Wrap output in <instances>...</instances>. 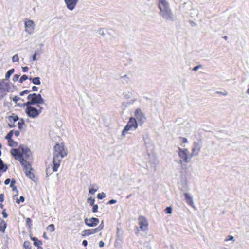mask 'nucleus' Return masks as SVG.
Here are the masks:
<instances>
[{"instance_id": "obj_4", "label": "nucleus", "mask_w": 249, "mask_h": 249, "mask_svg": "<svg viewBox=\"0 0 249 249\" xmlns=\"http://www.w3.org/2000/svg\"><path fill=\"white\" fill-rule=\"evenodd\" d=\"M28 102L24 104V105H37V107H41L40 105L45 103L44 99L42 97L40 94H36L33 93L30 94L27 97Z\"/></svg>"}, {"instance_id": "obj_56", "label": "nucleus", "mask_w": 249, "mask_h": 249, "mask_svg": "<svg viewBox=\"0 0 249 249\" xmlns=\"http://www.w3.org/2000/svg\"><path fill=\"white\" fill-rule=\"evenodd\" d=\"M32 89L33 91H37L38 90V88L35 86H33Z\"/></svg>"}, {"instance_id": "obj_22", "label": "nucleus", "mask_w": 249, "mask_h": 249, "mask_svg": "<svg viewBox=\"0 0 249 249\" xmlns=\"http://www.w3.org/2000/svg\"><path fill=\"white\" fill-rule=\"evenodd\" d=\"M8 145L11 147H15L18 146V142L14 141L13 139L8 140Z\"/></svg>"}, {"instance_id": "obj_11", "label": "nucleus", "mask_w": 249, "mask_h": 249, "mask_svg": "<svg viewBox=\"0 0 249 249\" xmlns=\"http://www.w3.org/2000/svg\"><path fill=\"white\" fill-rule=\"evenodd\" d=\"M189 151L187 149H182L180 148H178V154L179 157L182 159L183 161L185 162L186 163H188L189 162Z\"/></svg>"}, {"instance_id": "obj_44", "label": "nucleus", "mask_w": 249, "mask_h": 249, "mask_svg": "<svg viewBox=\"0 0 249 249\" xmlns=\"http://www.w3.org/2000/svg\"><path fill=\"white\" fill-rule=\"evenodd\" d=\"M97 191V189L93 188H89V193L91 194H94Z\"/></svg>"}, {"instance_id": "obj_42", "label": "nucleus", "mask_w": 249, "mask_h": 249, "mask_svg": "<svg viewBox=\"0 0 249 249\" xmlns=\"http://www.w3.org/2000/svg\"><path fill=\"white\" fill-rule=\"evenodd\" d=\"M19 75H18V74H15L14 76H13V81L14 82H16L18 80V78H19Z\"/></svg>"}, {"instance_id": "obj_17", "label": "nucleus", "mask_w": 249, "mask_h": 249, "mask_svg": "<svg viewBox=\"0 0 249 249\" xmlns=\"http://www.w3.org/2000/svg\"><path fill=\"white\" fill-rule=\"evenodd\" d=\"M120 81L124 84L129 85L131 84V81L129 77H128L127 75H124L120 77Z\"/></svg>"}, {"instance_id": "obj_15", "label": "nucleus", "mask_w": 249, "mask_h": 249, "mask_svg": "<svg viewBox=\"0 0 249 249\" xmlns=\"http://www.w3.org/2000/svg\"><path fill=\"white\" fill-rule=\"evenodd\" d=\"M0 91L1 92H9V84L4 79L0 80Z\"/></svg>"}, {"instance_id": "obj_14", "label": "nucleus", "mask_w": 249, "mask_h": 249, "mask_svg": "<svg viewBox=\"0 0 249 249\" xmlns=\"http://www.w3.org/2000/svg\"><path fill=\"white\" fill-rule=\"evenodd\" d=\"M79 0H64V2L66 5L67 8L71 10H73L76 4H77Z\"/></svg>"}, {"instance_id": "obj_13", "label": "nucleus", "mask_w": 249, "mask_h": 249, "mask_svg": "<svg viewBox=\"0 0 249 249\" xmlns=\"http://www.w3.org/2000/svg\"><path fill=\"white\" fill-rule=\"evenodd\" d=\"M84 222L85 224L89 227H94L98 225L99 220L97 218L92 217L89 219L85 218Z\"/></svg>"}, {"instance_id": "obj_10", "label": "nucleus", "mask_w": 249, "mask_h": 249, "mask_svg": "<svg viewBox=\"0 0 249 249\" xmlns=\"http://www.w3.org/2000/svg\"><path fill=\"white\" fill-rule=\"evenodd\" d=\"M35 24L33 21L28 20L25 22V31L28 34H32L35 30Z\"/></svg>"}, {"instance_id": "obj_54", "label": "nucleus", "mask_w": 249, "mask_h": 249, "mask_svg": "<svg viewBox=\"0 0 249 249\" xmlns=\"http://www.w3.org/2000/svg\"><path fill=\"white\" fill-rule=\"evenodd\" d=\"M22 71L24 72H26L29 69L28 67H22Z\"/></svg>"}, {"instance_id": "obj_57", "label": "nucleus", "mask_w": 249, "mask_h": 249, "mask_svg": "<svg viewBox=\"0 0 249 249\" xmlns=\"http://www.w3.org/2000/svg\"><path fill=\"white\" fill-rule=\"evenodd\" d=\"M82 244L84 247H86L88 245V242L87 240H84L82 242Z\"/></svg>"}, {"instance_id": "obj_50", "label": "nucleus", "mask_w": 249, "mask_h": 249, "mask_svg": "<svg viewBox=\"0 0 249 249\" xmlns=\"http://www.w3.org/2000/svg\"><path fill=\"white\" fill-rule=\"evenodd\" d=\"M117 202V200H115V199H111L109 201V202H108V204H115Z\"/></svg>"}, {"instance_id": "obj_52", "label": "nucleus", "mask_w": 249, "mask_h": 249, "mask_svg": "<svg viewBox=\"0 0 249 249\" xmlns=\"http://www.w3.org/2000/svg\"><path fill=\"white\" fill-rule=\"evenodd\" d=\"M11 180H10V178H7L6 179L5 181H4V184L7 185H8L10 183V181Z\"/></svg>"}, {"instance_id": "obj_46", "label": "nucleus", "mask_w": 249, "mask_h": 249, "mask_svg": "<svg viewBox=\"0 0 249 249\" xmlns=\"http://www.w3.org/2000/svg\"><path fill=\"white\" fill-rule=\"evenodd\" d=\"M92 231H93V234L97 233L99 231H100L101 230L99 229L98 227H97L95 229H92Z\"/></svg>"}, {"instance_id": "obj_1", "label": "nucleus", "mask_w": 249, "mask_h": 249, "mask_svg": "<svg viewBox=\"0 0 249 249\" xmlns=\"http://www.w3.org/2000/svg\"><path fill=\"white\" fill-rule=\"evenodd\" d=\"M67 155V151L64 148L63 144L57 143L54 147V152L53 158L52 168H46V174L49 176L53 172H56L60 166L62 159Z\"/></svg>"}, {"instance_id": "obj_2", "label": "nucleus", "mask_w": 249, "mask_h": 249, "mask_svg": "<svg viewBox=\"0 0 249 249\" xmlns=\"http://www.w3.org/2000/svg\"><path fill=\"white\" fill-rule=\"evenodd\" d=\"M158 7L160 10V16L166 21L172 22L174 21L175 17L173 13L169 4L165 0H157Z\"/></svg>"}, {"instance_id": "obj_64", "label": "nucleus", "mask_w": 249, "mask_h": 249, "mask_svg": "<svg viewBox=\"0 0 249 249\" xmlns=\"http://www.w3.org/2000/svg\"><path fill=\"white\" fill-rule=\"evenodd\" d=\"M37 249H43V248L41 246V245H39L38 247H37Z\"/></svg>"}, {"instance_id": "obj_59", "label": "nucleus", "mask_w": 249, "mask_h": 249, "mask_svg": "<svg viewBox=\"0 0 249 249\" xmlns=\"http://www.w3.org/2000/svg\"><path fill=\"white\" fill-rule=\"evenodd\" d=\"M14 134L15 136L18 137L19 135V132L18 130H16L14 131Z\"/></svg>"}, {"instance_id": "obj_35", "label": "nucleus", "mask_w": 249, "mask_h": 249, "mask_svg": "<svg viewBox=\"0 0 249 249\" xmlns=\"http://www.w3.org/2000/svg\"><path fill=\"white\" fill-rule=\"evenodd\" d=\"M88 203H89V204L90 205L93 206V205H95L94 204V202H95L94 198H88Z\"/></svg>"}, {"instance_id": "obj_43", "label": "nucleus", "mask_w": 249, "mask_h": 249, "mask_svg": "<svg viewBox=\"0 0 249 249\" xmlns=\"http://www.w3.org/2000/svg\"><path fill=\"white\" fill-rule=\"evenodd\" d=\"M30 92V90H24L23 91H21L20 93V96H23L24 95V94H28L29 92Z\"/></svg>"}, {"instance_id": "obj_21", "label": "nucleus", "mask_w": 249, "mask_h": 249, "mask_svg": "<svg viewBox=\"0 0 249 249\" xmlns=\"http://www.w3.org/2000/svg\"><path fill=\"white\" fill-rule=\"evenodd\" d=\"M40 78L39 77H36L34 78H30L29 80H32V82L35 85H40L41 84V82L40 80Z\"/></svg>"}, {"instance_id": "obj_29", "label": "nucleus", "mask_w": 249, "mask_h": 249, "mask_svg": "<svg viewBox=\"0 0 249 249\" xmlns=\"http://www.w3.org/2000/svg\"><path fill=\"white\" fill-rule=\"evenodd\" d=\"M97 197L98 199H102L103 198H104L106 197V194L103 192H102L101 193H99L97 195Z\"/></svg>"}, {"instance_id": "obj_37", "label": "nucleus", "mask_w": 249, "mask_h": 249, "mask_svg": "<svg viewBox=\"0 0 249 249\" xmlns=\"http://www.w3.org/2000/svg\"><path fill=\"white\" fill-rule=\"evenodd\" d=\"M42 244V242L40 240H37V241L34 242V245L38 247L39 245H41Z\"/></svg>"}, {"instance_id": "obj_58", "label": "nucleus", "mask_w": 249, "mask_h": 249, "mask_svg": "<svg viewBox=\"0 0 249 249\" xmlns=\"http://www.w3.org/2000/svg\"><path fill=\"white\" fill-rule=\"evenodd\" d=\"M36 54H37V53L35 52V54L33 56V58H32L33 61L36 60Z\"/></svg>"}, {"instance_id": "obj_12", "label": "nucleus", "mask_w": 249, "mask_h": 249, "mask_svg": "<svg viewBox=\"0 0 249 249\" xmlns=\"http://www.w3.org/2000/svg\"><path fill=\"white\" fill-rule=\"evenodd\" d=\"M139 224L140 228L143 231H146L148 230V222L146 218L143 216H140L138 218Z\"/></svg>"}, {"instance_id": "obj_47", "label": "nucleus", "mask_w": 249, "mask_h": 249, "mask_svg": "<svg viewBox=\"0 0 249 249\" xmlns=\"http://www.w3.org/2000/svg\"><path fill=\"white\" fill-rule=\"evenodd\" d=\"M2 216L3 217V218H6L8 216V214L7 213H6V212H5V210H4L2 212Z\"/></svg>"}, {"instance_id": "obj_55", "label": "nucleus", "mask_w": 249, "mask_h": 249, "mask_svg": "<svg viewBox=\"0 0 249 249\" xmlns=\"http://www.w3.org/2000/svg\"><path fill=\"white\" fill-rule=\"evenodd\" d=\"M98 227L99 228V229L100 230L103 229V228L104 227L103 221H102L101 223L100 224V225Z\"/></svg>"}, {"instance_id": "obj_32", "label": "nucleus", "mask_w": 249, "mask_h": 249, "mask_svg": "<svg viewBox=\"0 0 249 249\" xmlns=\"http://www.w3.org/2000/svg\"><path fill=\"white\" fill-rule=\"evenodd\" d=\"M26 225L29 228H30L32 225V220L30 218H27L26 219Z\"/></svg>"}, {"instance_id": "obj_7", "label": "nucleus", "mask_w": 249, "mask_h": 249, "mask_svg": "<svg viewBox=\"0 0 249 249\" xmlns=\"http://www.w3.org/2000/svg\"><path fill=\"white\" fill-rule=\"evenodd\" d=\"M22 156L25 160H30L32 157V153L30 149L26 145H21L18 149H16Z\"/></svg>"}, {"instance_id": "obj_26", "label": "nucleus", "mask_w": 249, "mask_h": 249, "mask_svg": "<svg viewBox=\"0 0 249 249\" xmlns=\"http://www.w3.org/2000/svg\"><path fill=\"white\" fill-rule=\"evenodd\" d=\"M23 246L25 249H32L30 242L28 241H26L24 242Z\"/></svg>"}, {"instance_id": "obj_45", "label": "nucleus", "mask_w": 249, "mask_h": 249, "mask_svg": "<svg viewBox=\"0 0 249 249\" xmlns=\"http://www.w3.org/2000/svg\"><path fill=\"white\" fill-rule=\"evenodd\" d=\"M202 67V65H197V66H196L195 67H194L193 68V71H197V70L201 68Z\"/></svg>"}, {"instance_id": "obj_30", "label": "nucleus", "mask_w": 249, "mask_h": 249, "mask_svg": "<svg viewBox=\"0 0 249 249\" xmlns=\"http://www.w3.org/2000/svg\"><path fill=\"white\" fill-rule=\"evenodd\" d=\"M28 79L29 78L26 75H23L19 79V82L20 83H22L24 81Z\"/></svg>"}, {"instance_id": "obj_36", "label": "nucleus", "mask_w": 249, "mask_h": 249, "mask_svg": "<svg viewBox=\"0 0 249 249\" xmlns=\"http://www.w3.org/2000/svg\"><path fill=\"white\" fill-rule=\"evenodd\" d=\"M12 61L13 62H18L19 57L17 54L14 55L12 57Z\"/></svg>"}, {"instance_id": "obj_6", "label": "nucleus", "mask_w": 249, "mask_h": 249, "mask_svg": "<svg viewBox=\"0 0 249 249\" xmlns=\"http://www.w3.org/2000/svg\"><path fill=\"white\" fill-rule=\"evenodd\" d=\"M138 127V123L135 118L130 117L127 124L122 131V135L125 137L127 132L133 128L136 129Z\"/></svg>"}, {"instance_id": "obj_18", "label": "nucleus", "mask_w": 249, "mask_h": 249, "mask_svg": "<svg viewBox=\"0 0 249 249\" xmlns=\"http://www.w3.org/2000/svg\"><path fill=\"white\" fill-rule=\"evenodd\" d=\"M8 169V166L4 164L1 158H0V172H5Z\"/></svg>"}, {"instance_id": "obj_33", "label": "nucleus", "mask_w": 249, "mask_h": 249, "mask_svg": "<svg viewBox=\"0 0 249 249\" xmlns=\"http://www.w3.org/2000/svg\"><path fill=\"white\" fill-rule=\"evenodd\" d=\"M23 101V100L20 98V97H18V96H15L14 98H13V101L15 103H17L18 101Z\"/></svg>"}, {"instance_id": "obj_27", "label": "nucleus", "mask_w": 249, "mask_h": 249, "mask_svg": "<svg viewBox=\"0 0 249 249\" xmlns=\"http://www.w3.org/2000/svg\"><path fill=\"white\" fill-rule=\"evenodd\" d=\"M47 230L49 231H50L51 232H52L54 231L55 230V227L54 225L53 224L49 225L47 227Z\"/></svg>"}, {"instance_id": "obj_19", "label": "nucleus", "mask_w": 249, "mask_h": 249, "mask_svg": "<svg viewBox=\"0 0 249 249\" xmlns=\"http://www.w3.org/2000/svg\"><path fill=\"white\" fill-rule=\"evenodd\" d=\"M93 234L92 229L84 230L82 231L81 235L83 237H86Z\"/></svg>"}, {"instance_id": "obj_8", "label": "nucleus", "mask_w": 249, "mask_h": 249, "mask_svg": "<svg viewBox=\"0 0 249 249\" xmlns=\"http://www.w3.org/2000/svg\"><path fill=\"white\" fill-rule=\"evenodd\" d=\"M134 115L136 117L135 119L137 121H138L141 124H142L146 120V117H145L144 114L142 112L140 108L136 109L134 112Z\"/></svg>"}, {"instance_id": "obj_5", "label": "nucleus", "mask_w": 249, "mask_h": 249, "mask_svg": "<svg viewBox=\"0 0 249 249\" xmlns=\"http://www.w3.org/2000/svg\"><path fill=\"white\" fill-rule=\"evenodd\" d=\"M27 106L25 109V113L30 118H36L42 112V107H38L39 109H37L35 107L31 105H25Z\"/></svg>"}, {"instance_id": "obj_16", "label": "nucleus", "mask_w": 249, "mask_h": 249, "mask_svg": "<svg viewBox=\"0 0 249 249\" xmlns=\"http://www.w3.org/2000/svg\"><path fill=\"white\" fill-rule=\"evenodd\" d=\"M185 199L186 203L191 206L192 207H194V201L192 196L187 193H184Z\"/></svg>"}, {"instance_id": "obj_3", "label": "nucleus", "mask_w": 249, "mask_h": 249, "mask_svg": "<svg viewBox=\"0 0 249 249\" xmlns=\"http://www.w3.org/2000/svg\"><path fill=\"white\" fill-rule=\"evenodd\" d=\"M11 154L14 158L19 161L23 166V170L24 171L26 176L32 180H33L35 175L31 171V170L32 169L31 164L22 158V156L18 152V150L16 149V148H13L11 149Z\"/></svg>"}, {"instance_id": "obj_38", "label": "nucleus", "mask_w": 249, "mask_h": 249, "mask_svg": "<svg viewBox=\"0 0 249 249\" xmlns=\"http://www.w3.org/2000/svg\"><path fill=\"white\" fill-rule=\"evenodd\" d=\"M24 200H25V199H24V196H20L19 199H17V200L16 202L18 204H19L20 202H24Z\"/></svg>"}, {"instance_id": "obj_25", "label": "nucleus", "mask_w": 249, "mask_h": 249, "mask_svg": "<svg viewBox=\"0 0 249 249\" xmlns=\"http://www.w3.org/2000/svg\"><path fill=\"white\" fill-rule=\"evenodd\" d=\"M14 130H11L7 134V135L5 136V139L7 140H11V139H12V137L13 135V133H14Z\"/></svg>"}, {"instance_id": "obj_60", "label": "nucleus", "mask_w": 249, "mask_h": 249, "mask_svg": "<svg viewBox=\"0 0 249 249\" xmlns=\"http://www.w3.org/2000/svg\"><path fill=\"white\" fill-rule=\"evenodd\" d=\"M182 142L184 143H186L188 142L187 139L185 138H182Z\"/></svg>"}, {"instance_id": "obj_63", "label": "nucleus", "mask_w": 249, "mask_h": 249, "mask_svg": "<svg viewBox=\"0 0 249 249\" xmlns=\"http://www.w3.org/2000/svg\"><path fill=\"white\" fill-rule=\"evenodd\" d=\"M9 126L10 127V128H12V127H14L15 126V125L14 124H9Z\"/></svg>"}, {"instance_id": "obj_62", "label": "nucleus", "mask_w": 249, "mask_h": 249, "mask_svg": "<svg viewBox=\"0 0 249 249\" xmlns=\"http://www.w3.org/2000/svg\"><path fill=\"white\" fill-rule=\"evenodd\" d=\"M43 237H44V238H45V239H48V238H47V236H46V233H45V232H44V233H43Z\"/></svg>"}, {"instance_id": "obj_23", "label": "nucleus", "mask_w": 249, "mask_h": 249, "mask_svg": "<svg viewBox=\"0 0 249 249\" xmlns=\"http://www.w3.org/2000/svg\"><path fill=\"white\" fill-rule=\"evenodd\" d=\"M14 71L15 70L13 68L8 71L6 72L5 74V79L8 80L10 78L11 75L14 72Z\"/></svg>"}, {"instance_id": "obj_28", "label": "nucleus", "mask_w": 249, "mask_h": 249, "mask_svg": "<svg viewBox=\"0 0 249 249\" xmlns=\"http://www.w3.org/2000/svg\"><path fill=\"white\" fill-rule=\"evenodd\" d=\"M18 119H19L18 117L16 115H13L12 116H11L9 117L10 121H11L12 120H13L14 122H17Z\"/></svg>"}, {"instance_id": "obj_48", "label": "nucleus", "mask_w": 249, "mask_h": 249, "mask_svg": "<svg viewBox=\"0 0 249 249\" xmlns=\"http://www.w3.org/2000/svg\"><path fill=\"white\" fill-rule=\"evenodd\" d=\"M216 93L222 95L223 96H226L227 95V92L226 91H224V92L217 91Z\"/></svg>"}, {"instance_id": "obj_34", "label": "nucleus", "mask_w": 249, "mask_h": 249, "mask_svg": "<svg viewBox=\"0 0 249 249\" xmlns=\"http://www.w3.org/2000/svg\"><path fill=\"white\" fill-rule=\"evenodd\" d=\"M97 33L101 35L102 36L104 37L105 36V33L104 32V30L102 29H99L97 31Z\"/></svg>"}, {"instance_id": "obj_40", "label": "nucleus", "mask_w": 249, "mask_h": 249, "mask_svg": "<svg viewBox=\"0 0 249 249\" xmlns=\"http://www.w3.org/2000/svg\"><path fill=\"white\" fill-rule=\"evenodd\" d=\"M15 184H16V181L15 179H12L11 181H10V187L11 188H13V187H16L15 186Z\"/></svg>"}, {"instance_id": "obj_53", "label": "nucleus", "mask_w": 249, "mask_h": 249, "mask_svg": "<svg viewBox=\"0 0 249 249\" xmlns=\"http://www.w3.org/2000/svg\"><path fill=\"white\" fill-rule=\"evenodd\" d=\"M105 245V243L103 241H100L99 243V246L100 247H103Z\"/></svg>"}, {"instance_id": "obj_61", "label": "nucleus", "mask_w": 249, "mask_h": 249, "mask_svg": "<svg viewBox=\"0 0 249 249\" xmlns=\"http://www.w3.org/2000/svg\"><path fill=\"white\" fill-rule=\"evenodd\" d=\"M31 239L33 241H34V242L38 240V239L36 237H31Z\"/></svg>"}, {"instance_id": "obj_51", "label": "nucleus", "mask_w": 249, "mask_h": 249, "mask_svg": "<svg viewBox=\"0 0 249 249\" xmlns=\"http://www.w3.org/2000/svg\"><path fill=\"white\" fill-rule=\"evenodd\" d=\"M4 195L3 194H0V202H2L4 201Z\"/></svg>"}, {"instance_id": "obj_24", "label": "nucleus", "mask_w": 249, "mask_h": 249, "mask_svg": "<svg viewBox=\"0 0 249 249\" xmlns=\"http://www.w3.org/2000/svg\"><path fill=\"white\" fill-rule=\"evenodd\" d=\"M25 122L24 120L21 118L20 120V121L18 123V128L20 130H22L23 129V125L24 124Z\"/></svg>"}, {"instance_id": "obj_41", "label": "nucleus", "mask_w": 249, "mask_h": 249, "mask_svg": "<svg viewBox=\"0 0 249 249\" xmlns=\"http://www.w3.org/2000/svg\"><path fill=\"white\" fill-rule=\"evenodd\" d=\"M234 237L232 235H228L225 239V241L233 240Z\"/></svg>"}, {"instance_id": "obj_49", "label": "nucleus", "mask_w": 249, "mask_h": 249, "mask_svg": "<svg viewBox=\"0 0 249 249\" xmlns=\"http://www.w3.org/2000/svg\"><path fill=\"white\" fill-rule=\"evenodd\" d=\"M12 188L13 191L17 192V194L15 195V196H18V190L17 189V187L16 186V187H13Z\"/></svg>"}, {"instance_id": "obj_20", "label": "nucleus", "mask_w": 249, "mask_h": 249, "mask_svg": "<svg viewBox=\"0 0 249 249\" xmlns=\"http://www.w3.org/2000/svg\"><path fill=\"white\" fill-rule=\"evenodd\" d=\"M7 227V224L5 221L3 220H1V222L0 223V231L1 232L4 233L5 232V229Z\"/></svg>"}, {"instance_id": "obj_9", "label": "nucleus", "mask_w": 249, "mask_h": 249, "mask_svg": "<svg viewBox=\"0 0 249 249\" xmlns=\"http://www.w3.org/2000/svg\"><path fill=\"white\" fill-rule=\"evenodd\" d=\"M201 147V142H195L193 145L191 157L198 155Z\"/></svg>"}, {"instance_id": "obj_39", "label": "nucleus", "mask_w": 249, "mask_h": 249, "mask_svg": "<svg viewBox=\"0 0 249 249\" xmlns=\"http://www.w3.org/2000/svg\"><path fill=\"white\" fill-rule=\"evenodd\" d=\"M98 206L97 204H95V205H93L92 212L93 213L97 212L98 211Z\"/></svg>"}, {"instance_id": "obj_31", "label": "nucleus", "mask_w": 249, "mask_h": 249, "mask_svg": "<svg viewBox=\"0 0 249 249\" xmlns=\"http://www.w3.org/2000/svg\"><path fill=\"white\" fill-rule=\"evenodd\" d=\"M165 212L167 214H171L172 213V208L171 207L169 206L166 207Z\"/></svg>"}]
</instances>
